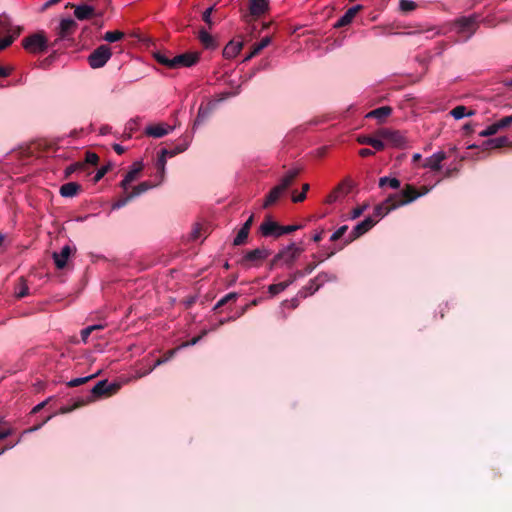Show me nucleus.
Segmentation results:
<instances>
[{"instance_id":"obj_37","label":"nucleus","mask_w":512,"mask_h":512,"mask_svg":"<svg viewBox=\"0 0 512 512\" xmlns=\"http://www.w3.org/2000/svg\"><path fill=\"white\" fill-rule=\"evenodd\" d=\"M190 144V141L187 138H184L181 143L177 144L173 149H168L167 155L169 157H174L182 152H184Z\"/></svg>"},{"instance_id":"obj_14","label":"nucleus","mask_w":512,"mask_h":512,"mask_svg":"<svg viewBox=\"0 0 512 512\" xmlns=\"http://www.w3.org/2000/svg\"><path fill=\"white\" fill-rule=\"evenodd\" d=\"M363 9L362 5H355L351 8H349L345 14L337 20V22L334 24L335 28H342L347 25H349L354 17L357 15L359 11Z\"/></svg>"},{"instance_id":"obj_62","label":"nucleus","mask_w":512,"mask_h":512,"mask_svg":"<svg viewBox=\"0 0 512 512\" xmlns=\"http://www.w3.org/2000/svg\"><path fill=\"white\" fill-rule=\"evenodd\" d=\"M366 208H367V205H362V206H358V207L354 208L351 213V218L356 219V218L360 217L364 213Z\"/></svg>"},{"instance_id":"obj_8","label":"nucleus","mask_w":512,"mask_h":512,"mask_svg":"<svg viewBox=\"0 0 512 512\" xmlns=\"http://www.w3.org/2000/svg\"><path fill=\"white\" fill-rule=\"evenodd\" d=\"M376 221L372 217H367L360 223H358L352 231L349 233L348 237L344 240V245H348L354 240L358 239L366 232H368L374 225Z\"/></svg>"},{"instance_id":"obj_54","label":"nucleus","mask_w":512,"mask_h":512,"mask_svg":"<svg viewBox=\"0 0 512 512\" xmlns=\"http://www.w3.org/2000/svg\"><path fill=\"white\" fill-rule=\"evenodd\" d=\"M348 230V226L347 225H343L341 227H339L330 237V241L332 242H336L338 241L339 239H341L345 233L347 232Z\"/></svg>"},{"instance_id":"obj_33","label":"nucleus","mask_w":512,"mask_h":512,"mask_svg":"<svg viewBox=\"0 0 512 512\" xmlns=\"http://www.w3.org/2000/svg\"><path fill=\"white\" fill-rule=\"evenodd\" d=\"M455 119H461L465 116H472L475 114L474 110L467 111V108L463 105L456 106L450 112Z\"/></svg>"},{"instance_id":"obj_22","label":"nucleus","mask_w":512,"mask_h":512,"mask_svg":"<svg viewBox=\"0 0 512 512\" xmlns=\"http://www.w3.org/2000/svg\"><path fill=\"white\" fill-rule=\"evenodd\" d=\"M82 190V186L76 182H68L60 187L59 193L62 197L72 198Z\"/></svg>"},{"instance_id":"obj_48","label":"nucleus","mask_w":512,"mask_h":512,"mask_svg":"<svg viewBox=\"0 0 512 512\" xmlns=\"http://www.w3.org/2000/svg\"><path fill=\"white\" fill-rule=\"evenodd\" d=\"M105 326L102 325V324H96V325H91V326H88L86 328H84L82 331H81V338L83 341H86L88 336L93 333V331L95 330H100V329H103Z\"/></svg>"},{"instance_id":"obj_18","label":"nucleus","mask_w":512,"mask_h":512,"mask_svg":"<svg viewBox=\"0 0 512 512\" xmlns=\"http://www.w3.org/2000/svg\"><path fill=\"white\" fill-rule=\"evenodd\" d=\"M358 143L362 145H369L377 151H382L386 147L385 142L379 137H372L369 135H360L357 138Z\"/></svg>"},{"instance_id":"obj_47","label":"nucleus","mask_w":512,"mask_h":512,"mask_svg":"<svg viewBox=\"0 0 512 512\" xmlns=\"http://www.w3.org/2000/svg\"><path fill=\"white\" fill-rule=\"evenodd\" d=\"M417 7L416 3L411 0H400L399 1V8L402 12L408 13L413 10H415Z\"/></svg>"},{"instance_id":"obj_20","label":"nucleus","mask_w":512,"mask_h":512,"mask_svg":"<svg viewBox=\"0 0 512 512\" xmlns=\"http://www.w3.org/2000/svg\"><path fill=\"white\" fill-rule=\"evenodd\" d=\"M74 8V15L78 20H87L94 16L95 10L92 6L89 5H79L76 6L74 4H69Z\"/></svg>"},{"instance_id":"obj_16","label":"nucleus","mask_w":512,"mask_h":512,"mask_svg":"<svg viewBox=\"0 0 512 512\" xmlns=\"http://www.w3.org/2000/svg\"><path fill=\"white\" fill-rule=\"evenodd\" d=\"M269 7V0H249V12L253 17H260Z\"/></svg>"},{"instance_id":"obj_51","label":"nucleus","mask_w":512,"mask_h":512,"mask_svg":"<svg viewBox=\"0 0 512 512\" xmlns=\"http://www.w3.org/2000/svg\"><path fill=\"white\" fill-rule=\"evenodd\" d=\"M287 287H288V283L280 282V283H277V284H271L268 287V291H269L270 294L276 295V294L284 291Z\"/></svg>"},{"instance_id":"obj_3","label":"nucleus","mask_w":512,"mask_h":512,"mask_svg":"<svg viewBox=\"0 0 512 512\" xmlns=\"http://www.w3.org/2000/svg\"><path fill=\"white\" fill-rule=\"evenodd\" d=\"M120 388V383H109L107 380H101L90 390V394L84 402L87 404L101 397L112 396L116 394Z\"/></svg>"},{"instance_id":"obj_45","label":"nucleus","mask_w":512,"mask_h":512,"mask_svg":"<svg viewBox=\"0 0 512 512\" xmlns=\"http://www.w3.org/2000/svg\"><path fill=\"white\" fill-rule=\"evenodd\" d=\"M154 57L156 61L159 64H162L168 68L173 69V58H169L165 53L163 52H157L154 54Z\"/></svg>"},{"instance_id":"obj_41","label":"nucleus","mask_w":512,"mask_h":512,"mask_svg":"<svg viewBox=\"0 0 512 512\" xmlns=\"http://www.w3.org/2000/svg\"><path fill=\"white\" fill-rule=\"evenodd\" d=\"M386 185H389L392 189H398L401 183L397 178L381 177L379 179V187L383 188Z\"/></svg>"},{"instance_id":"obj_1","label":"nucleus","mask_w":512,"mask_h":512,"mask_svg":"<svg viewBox=\"0 0 512 512\" xmlns=\"http://www.w3.org/2000/svg\"><path fill=\"white\" fill-rule=\"evenodd\" d=\"M303 251V248L296 246L295 243H291L287 247L281 249L273 257V259L270 261L269 268L274 269L279 265L292 267Z\"/></svg>"},{"instance_id":"obj_28","label":"nucleus","mask_w":512,"mask_h":512,"mask_svg":"<svg viewBox=\"0 0 512 512\" xmlns=\"http://www.w3.org/2000/svg\"><path fill=\"white\" fill-rule=\"evenodd\" d=\"M271 43V37L266 36L261 39L260 42L255 43L251 47L250 53L245 57L244 61H248L253 57L257 56L264 48H266Z\"/></svg>"},{"instance_id":"obj_19","label":"nucleus","mask_w":512,"mask_h":512,"mask_svg":"<svg viewBox=\"0 0 512 512\" xmlns=\"http://www.w3.org/2000/svg\"><path fill=\"white\" fill-rule=\"evenodd\" d=\"M172 127L165 124H156L146 127L145 134L154 138H161L172 131Z\"/></svg>"},{"instance_id":"obj_25","label":"nucleus","mask_w":512,"mask_h":512,"mask_svg":"<svg viewBox=\"0 0 512 512\" xmlns=\"http://www.w3.org/2000/svg\"><path fill=\"white\" fill-rule=\"evenodd\" d=\"M301 168H293L289 170L280 180L279 185L281 188H283L285 191L294 183L296 178L301 173Z\"/></svg>"},{"instance_id":"obj_15","label":"nucleus","mask_w":512,"mask_h":512,"mask_svg":"<svg viewBox=\"0 0 512 512\" xmlns=\"http://www.w3.org/2000/svg\"><path fill=\"white\" fill-rule=\"evenodd\" d=\"M168 149L163 148L160 150L158 154V158L156 160L155 166L157 169L156 177L159 179L158 184L162 183L165 177V168H166V158L169 157L167 155Z\"/></svg>"},{"instance_id":"obj_21","label":"nucleus","mask_w":512,"mask_h":512,"mask_svg":"<svg viewBox=\"0 0 512 512\" xmlns=\"http://www.w3.org/2000/svg\"><path fill=\"white\" fill-rule=\"evenodd\" d=\"M77 26L78 25L75 20L71 18L63 19L60 22L58 34L61 38H66L75 32Z\"/></svg>"},{"instance_id":"obj_12","label":"nucleus","mask_w":512,"mask_h":512,"mask_svg":"<svg viewBox=\"0 0 512 512\" xmlns=\"http://www.w3.org/2000/svg\"><path fill=\"white\" fill-rule=\"evenodd\" d=\"M74 252H76V248L71 247L70 245H65L64 247H62L60 252H54L52 257L55 266L58 269H64L67 265L68 259Z\"/></svg>"},{"instance_id":"obj_57","label":"nucleus","mask_w":512,"mask_h":512,"mask_svg":"<svg viewBox=\"0 0 512 512\" xmlns=\"http://www.w3.org/2000/svg\"><path fill=\"white\" fill-rule=\"evenodd\" d=\"M110 170H111V164L101 167L95 174V176L93 178V182L97 183L98 181H100L106 175V173H108V171H110Z\"/></svg>"},{"instance_id":"obj_43","label":"nucleus","mask_w":512,"mask_h":512,"mask_svg":"<svg viewBox=\"0 0 512 512\" xmlns=\"http://www.w3.org/2000/svg\"><path fill=\"white\" fill-rule=\"evenodd\" d=\"M16 27H12L10 20L7 16H0V33L7 32L11 33L10 35L14 34Z\"/></svg>"},{"instance_id":"obj_13","label":"nucleus","mask_w":512,"mask_h":512,"mask_svg":"<svg viewBox=\"0 0 512 512\" xmlns=\"http://www.w3.org/2000/svg\"><path fill=\"white\" fill-rule=\"evenodd\" d=\"M261 234L265 237L274 236L276 238L280 237L281 234V225L277 222H274L268 217L259 227Z\"/></svg>"},{"instance_id":"obj_11","label":"nucleus","mask_w":512,"mask_h":512,"mask_svg":"<svg viewBox=\"0 0 512 512\" xmlns=\"http://www.w3.org/2000/svg\"><path fill=\"white\" fill-rule=\"evenodd\" d=\"M398 194H391L387 197V199L376 205L374 208L373 215L378 218H382L386 216L390 211L397 208V205L395 204V199L398 197Z\"/></svg>"},{"instance_id":"obj_23","label":"nucleus","mask_w":512,"mask_h":512,"mask_svg":"<svg viewBox=\"0 0 512 512\" xmlns=\"http://www.w3.org/2000/svg\"><path fill=\"white\" fill-rule=\"evenodd\" d=\"M284 193L285 190L281 188L279 184L274 186L267 194L265 201L263 203V208H268L274 203H276Z\"/></svg>"},{"instance_id":"obj_6","label":"nucleus","mask_w":512,"mask_h":512,"mask_svg":"<svg viewBox=\"0 0 512 512\" xmlns=\"http://www.w3.org/2000/svg\"><path fill=\"white\" fill-rule=\"evenodd\" d=\"M111 56L110 47L108 45H100L88 56V63L91 68L98 69L103 67Z\"/></svg>"},{"instance_id":"obj_61","label":"nucleus","mask_w":512,"mask_h":512,"mask_svg":"<svg viewBox=\"0 0 512 512\" xmlns=\"http://www.w3.org/2000/svg\"><path fill=\"white\" fill-rule=\"evenodd\" d=\"M52 418V415H49L48 417H46L41 423L31 427V428H28L26 430H24V434L25 433H32V432H35L37 430H39L45 423H47L50 419Z\"/></svg>"},{"instance_id":"obj_42","label":"nucleus","mask_w":512,"mask_h":512,"mask_svg":"<svg viewBox=\"0 0 512 512\" xmlns=\"http://www.w3.org/2000/svg\"><path fill=\"white\" fill-rule=\"evenodd\" d=\"M321 286L318 283H313V279L309 281V283L303 287L302 291H300V295L302 297H307L308 295H313L316 291L319 290Z\"/></svg>"},{"instance_id":"obj_58","label":"nucleus","mask_w":512,"mask_h":512,"mask_svg":"<svg viewBox=\"0 0 512 512\" xmlns=\"http://www.w3.org/2000/svg\"><path fill=\"white\" fill-rule=\"evenodd\" d=\"M212 11H213V6L212 7H209L207 8L203 14H202V19L203 21L209 26V28L212 27L213 25V22L211 20V14H212Z\"/></svg>"},{"instance_id":"obj_50","label":"nucleus","mask_w":512,"mask_h":512,"mask_svg":"<svg viewBox=\"0 0 512 512\" xmlns=\"http://www.w3.org/2000/svg\"><path fill=\"white\" fill-rule=\"evenodd\" d=\"M95 377H96V375H90V376H86V377L75 378V379H72L71 381H69L67 383V385L69 387H77V386L87 383L88 381H90L91 379H93Z\"/></svg>"},{"instance_id":"obj_39","label":"nucleus","mask_w":512,"mask_h":512,"mask_svg":"<svg viewBox=\"0 0 512 512\" xmlns=\"http://www.w3.org/2000/svg\"><path fill=\"white\" fill-rule=\"evenodd\" d=\"M337 279L335 274H331L328 272H320L315 278H313V283H318L320 286L324 285V283L329 281H335Z\"/></svg>"},{"instance_id":"obj_38","label":"nucleus","mask_w":512,"mask_h":512,"mask_svg":"<svg viewBox=\"0 0 512 512\" xmlns=\"http://www.w3.org/2000/svg\"><path fill=\"white\" fill-rule=\"evenodd\" d=\"M324 259H320L318 262H312L306 265V267L303 270H296L293 275L294 278H301L304 277L310 273L318 266L320 262H322Z\"/></svg>"},{"instance_id":"obj_40","label":"nucleus","mask_w":512,"mask_h":512,"mask_svg":"<svg viewBox=\"0 0 512 512\" xmlns=\"http://www.w3.org/2000/svg\"><path fill=\"white\" fill-rule=\"evenodd\" d=\"M22 27H17L14 31V34L9 35L5 37L3 40L0 41V51L2 49H5L6 47L10 46L13 41L21 34Z\"/></svg>"},{"instance_id":"obj_32","label":"nucleus","mask_w":512,"mask_h":512,"mask_svg":"<svg viewBox=\"0 0 512 512\" xmlns=\"http://www.w3.org/2000/svg\"><path fill=\"white\" fill-rule=\"evenodd\" d=\"M175 354V350H169L167 353H165L162 357L158 358L154 365L150 367L147 371H145L141 376H145L149 373H151L157 366H160L167 361H169Z\"/></svg>"},{"instance_id":"obj_7","label":"nucleus","mask_w":512,"mask_h":512,"mask_svg":"<svg viewBox=\"0 0 512 512\" xmlns=\"http://www.w3.org/2000/svg\"><path fill=\"white\" fill-rule=\"evenodd\" d=\"M271 254L270 250L261 247L254 250L248 251L240 260V264L243 267H250L251 265L258 266Z\"/></svg>"},{"instance_id":"obj_63","label":"nucleus","mask_w":512,"mask_h":512,"mask_svg":"<svg viewBox=\"0 0 512 512\" xmlns=\"http://www.w3.org/2000/svg\"><path fill=\"white\" fill-rule=\"evenodd\" d=\"M202 235V227L197 225L193 228V230L190 233V239L195 241L199 239Z\"/></svg>"},{"instance_id":"obj_2","label":"nucleus","mask_w":512,"mask_h":512,"mask_svg":"<svg viewBox=\"0 0 512 512\" xmlns=\"http://www.w3.org/2000/svg\"><path fill=\"white\" fill-rule=\"evenodd\" d=\"M377 137L381 138L386 146L397 149H405L409 146V141L404 132L390 128H380L376 131Z\"/></svg>"},{"instance_id":"obj_27","label":"nucleus","mask_w":512,"mask_h":512,"mask_svg":"<svg viewBox=\"0 0 512 512\" xmlns=\"http://www.w3.org/2000/svg\"><path fill=\"white\" fill-rule=\"evenodd\" d=\"M243 42L242 41H234L231 40L223 50V56L226 59L234 58L242 49Z\"/></svg>"},{"instance_id":"obj_56","label":"nucleus","mask_w":512,"mask_h":512,"mask_svg":"<svg viewBox=\"0 0 512 512\" xmlns=\"http://www.w3.org/2000/svg\"><path fill=\"white\" fill-rule=\"evenodd\" d=\"M498 131H499V129H498L496 123H493V124L489 125L486 129L481 131L479 133V136H481V137H489V136H492V135L496 134Z\"/></svg>"},{"instance_id":"obj_10","label":"nucleus","mask_w":512,"mask_h":512,"mask_svg":"<svg viewBox=\"0 0 512 512\" xmlns=\"http://www.w3.org/2000/svg\"><path fill=\"white\" fill-rule=\"evenodd\" d=\"M200 58L198 52H186L173 57V69L178 67H191L195 65Z\"/></svg>"},{"instance_id":"obj_30","label":"nucleus","mask_w":512,"mask_h":512,"mask_svg":"<svg viewBox=\"0 0 512 512\" xmlns=\"http://www.w3.org/2000/svg\"><path fill=\"white\" fill-rule=\"evenodd\" d=\"M199 40L207 49H214L216 47V41L205 29L199 31Z\"/></svg>"},{"instance_id":"obj_35","label":"nucleus","mask_w":512,"mask_h":512,"mask_svg":"<svg viewBox=\"0 0 512 512\" xmlns=\"http://www.w3.org/2000/svg\"><path fill=\"white\" fill-rule=\"evenodd\" d=\"M142 169H143L142 162H135L132 165L131 169L126 173L128 181H132V182L135 181L139 177Z\"/></svg>"},{"instance_id":"obj_52","label":"nucleus","mask_w":512,"mask_h":512,"mask_svg":"<svg viewBox=\"0 0 512 512\" xmlns=\"http://www.w3.org/2000/svg\"><path fill=\"white\" fill-rule=\"evenodd\" d=\"M310 185L308 183H305L302 185V190L299 195H292V201L294 203L302 202L306 199V193L309 191Z\"/></svg>"},{"instance_id":"obj_49","label":"nucleus","mask_w":512,"mask_h":512,"mask_svg":"<svg viewBox=\"0 0 512 512\" xmlns=\"http://www.w3.org/2000/svg\"><path fill=\"white\" fill-rule=\"evenodd\" d=\"M132 199H133V196L131 195V193H128L126 196L121 197L116 202H114L112 204V209L113 210L120 209V208L124 207L125 205H127V203L129 201H131Z\"/></svg>"},{"instance_id":"obj_4","label":"nucleus","mask_w":512,"mask_h":512,"mask_svg":"<svg viewBox=\"0 0 512 512\" xmlns=\"http://www.w3.org/2000/svg\"><path fill=\"white\" fill-rule=\"evenodd\" d=\"M22 45L29 53L40 54L48 49V40L43 32H37L25 37Z\"/></svg>"},{"instance_id":"obj_26","label":"nucleus","mask_w":512,"mask_h":512,"mask_svg":"<svg viewBox=\"0 0 512 512\" xmlns=\"http://www.w3.org/2000/svg\"><path fill=\"white\" fill-rule=\"evenodd\" d=\"M213 111V105L208 104L207 106L201 105L198 109L197 117L193 124V129H195L197 126L202 125L211 115Z\"/></svg>"},{"instance_id":"obj_53","label":"nucleus","mask_w":512,"mask_h":512,"mask_svg":"<svg viewBox=\"0 0 512 512\" xmlns=\"http://www.w3.org/2000/svg\"><path fill=\"white\" fill-rule=\"evenodd\" d=\"M98 162H99V156L96 153L91 152V151H87L85 153V160L83 163L95 166L98 164Z\"/></svg>"},{"instance_id":"obj_17","label":"nucleus","mask_w":512,"mask_h":512,"mask_svg":"<svg viewBox=\"0 0 512 512\" xmlns=\"http://www.w3.org/2000/svg\"><path fill=\"white\" fill-rule=\"evenodd\" d=\"M447 158L445 152H437L432 156L425 159L423 167L430 168L433 171H439L441 169V163Z\"/></svg>"},{"instance_id":"obj_24","label":"nucleus","mask_w":512,"mask_h":512,"mask_svg":"<svg viewBox=\"0 0 512 512\" xmlns=\"http://www.w3.org/2000/svg\"><path fill=\"white\" fill-rule=\"evenodd\" d=\"M485 149H498L502 147H512V142L506 137L501 136L489 139L483 143Z\"/></svg>"},{"instance_id":"obj_44","label":"nucleus","mask_w":512,"mask_h":512,"mask_svg":"<svg viewBox=\"0 0 512 512\" xmlns=\"http://www.w3.org/2000/svg\"><path fill=\"white\" fill-rule=\"evenodd\" d=\"M125 37V34L121 31H108L104 34L103 39L107 42L113 43L119 40H122Z\"/></svg>"},{"instance_id":"obj_31","label":"nucleus","mask_w":512,"mask_h":512,"mask_svg":"<svg viewBox=\"0 0 512 512\" xmlns=\"http://www.w3.org/2000/svg\"><path fill=\"white\" fill-rule=\"evenodd\" d=\"M29 294V287L26 283V279L24 277H20L16 286H15V296L18 299H21Z\"/></svg>"},{"instance_id":"obj_46","label":"nucleus","mask_w":512,"mask_h":512,"mask_svg":"<svg viewBox=\"0 0 512 512\" xmlns=\"http://www.w3.org/2000/svg\"><path fill=\"white\" fill-rule=\"evenodd\" d=\"M249 231L246 230V228H240L238 231L236 237L233 240V245L240 246L245 243L246 239L248 238Z\"/></svg>"},{"instance_id":"obj_59","label":"nucleus","mask_w":512,"mask_h":512,"mask_svg":"<svg viewBox=\"0 0 512 512\" xmlns=\"http://www.w3.org/2000/svg\"><path fill=\"white\" fill-rule=\"evenodd\" d=\"M342 190V185H339L336 189H334L328 196H327V203L331 204L335 202L338 199L339 193Z\"/></svg>"},{"instance_id":"obj_9","label":"nucleus","mask_w":512,"mask_h":512,"mask_svg":"<svg viewBox=\"0 0 512 512\" xmlns=\"http://www.w3.org/2000/svg\"><path fill=\"white\" fill-rule=\"evenodd\" d=\"M397 194L399 195L395 199V204L397 205V208L400 206L407 205L419 198V194H417V189L411 184H406L402 191Z\"/></svg>"},{"instance_id":"obj_5","label":"nucleus","mask_w":512,"mask_h":512,"mask_svg":"<svg viewBox=\"0 0 512 512\" xmlns=\"http://www.w3.org/2000/svg\"><path fill=\"white\" fill-rule=\"evenodd\" d=\"M454 28L458 34H464L465 40H467L478 28V16L461 17L454 22Z\"/></svg>"},{"instance_id":"obj_60","label":"nucleus","mask_w":512,"mask_h":512,"mask_svg":"<svg viewBox=\"0 0 512 512\" xmlns=\"http://www.w3.org/2000/svg\"><path fill=\"white\" fill-rule=\"evenodd\" d=\"M301 226L300 225H287V226H281V231L279 234L284 235V234H290L298 229H300Z\"/></svg>"},{"instance_id":"obj_34","label":"nucleus","mask_w":512,"mask_h":512,"mask_svg":"<svg viewBox=\"0 0 512 512\" xmlns=\"http://www.w3.org/2000/svg\"><path fill=\"white\" fill-rule=\"evenodd\" d=\"M156 185L157 184H151L148 181H144V182H141L140 184H138L137 186H135L130 193L133 196V198H135V197L141 195L142 193H145L146 191H148L149 189H151L152 187H154Z\"/></svg>"},{"instance_id":"obj_29","label":"nucleus","mask_w":512,"mask_h":512,"mask_svg":"<svg viewBox=\"0 0 512 512\" xmlns=\"http://www.w3.org/2000/svg\"><path fill=\"white\" fill-rule=\"evenodd\" d=\"M392 113V108L390 106H382L370 111L366 117L367 118H375L380 122H383L388 116Z\"/></svg>"},{"instance_id":"obj_36","label":"nucleus","mask_w":512,"mask_h":512,"mask_svg":"<svg viewBox=\"0 0 512 512\" xmlns=\"http://www.w3.org/2000/svg\"><path fill=\"white\" fill-rule=\"evenodd\" d=\"M238 293L236 292H230L226 294L224 297H222L214 306L213 310L217 311L219 308L223 307L229 302H235L238 299Z\"/></svg>"},{"instance_id":"obj_55","label":"nucleus","mask_w":512,"mask_h":512,"mask_svg":"<svg viewBox=\"0 0 512 512\" xmlns=\"http://www.w3.org/2000/svg\"><path fill=\"white\" fill-rule=\"evenodd\" d=\"M499 131L502 129L508 128L510 125H512V115L505 116L498 121L495 122Z\"/></svg>"},{"instance_id":"obj_64","label":"nucleus","mask_w":512,"mask_h":512,"mask_svg":"<svg viewBox=\"0 0 512 512\" xmlns=\"http://www.w3.org/2000/svg\"><path fill=\"white\" fill-rule=\"evenodd\" d=\"M83 405H85V402H84V400H81L78 403L74 404L72 407H62L60 412L63 413V414L69 413V412L73 411L76 408L82 407Z\"/></svg>"}]
</instances>
